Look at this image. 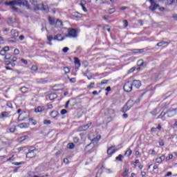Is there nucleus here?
I'll use <instances>...</instances> for the list:
<instances>
[{"instance_id":"obj_1","label":"nucleus","mask_w":177,"mask_h":177,"mask_svg":"<svg viewBox=\"0 0 177 177\" xmlns=\"http://www.w3.org/2000/svg\"><path fill=\"white\" fill-rule=\"evenodd\" d=\"M30 2L33 5V6H35V10H42L45 13H48V12H49V6L46 4H38V1L37 0H30Z\"/></svg>"},{"instance_id":"obj_2","label":"nucleus","mask_w":177,"mask_h":177,"mask_svg":"<svg viewBox=\"0 0 177 177\" xmlns=\"http://www.w3.org/2000/svg\"><path fill=\"white\" fill-rule=\"evenodd\" d=\"M66 37L77 38V30L74 28H69L68 29V34L66 35Z\"/></svg>"},{"instance_id":"obj_3","label":"nucleus","mask_w":177,"mask_h":177,"mask_svg":"<svg viewBox=\"0 0 177 177\" xmlns=\"http://www.w3.org/2000/svg\"><path fill=\"white\" fill-rule=\"evenodd\" d=\"M35 151H37V150L34 147H32V149H29L28 152L26 153V158H34V157L37 156Z\"/></svg>"},{"instance_id":"obj_4","label":"nucleus","mask_w":177,"mask_h":177,"mask_svg":"<svg viewBox=\"0 0 177 177\" xmlns=\"http://www.w3.org/2000/svg\"><path fill=\"white\" fill-rule=\"evenodd\" d=\"M132 86H133L132 83L127 82V83L124 84L123 86L124 91L127 93L132 92Z\"/></svg>"},{"instance_id":"obj_5","label":"nucleus","mask_w":177,"mask_h":177,"mask_svg":"<svg viewBox=\"0 0 177 177\" xmlns=\"http://www.w3.org/2000/svg\"><path fill=\"white\" fill-rule=\"evenodd\" d=\"M17 6H26L28 9H30L28 1L26 0H17Z\"/></svg>"},{"instance_id":"obj_6","label":"nucleus","mask_w":177,"mask_h":177,"mask_svg":"<svg viewBox=\"0 0 177 177\" xmlns=\"http://www.w3.org/2000/svg\"><path fill=\"white\" fill-rule=\"evenodd\" d=\"M148 1L151 3V6H149L150 10H152V12H153V11L156 10V9H157L158 8V6H159L158 4H157L156 3V1H154V0H148Z\"/></svg>"},{"instance_id":"obj_7","label":"nucleus","mask_w":177,"mask_h":177,"mask_svg":"<svg viewBox=\"0 0 177 177\" xmlns=\"http://www.w3.org/2000/svg\"><path fill=\"white\" fill-rule=\"evenodd\" d=\"M167 117H174L175 114H177V108L168 109L167 111Z\"/></svg>"},{"instance_id":"obj_8","label":"nucleus","mask_w":177,"mask_h":177,"mask_svg":"<svg viewBox=\"0 0 177 177\" xmlns=\"http://www.w3.org/2000/svg\"><path fill=\"white\" fill-rule=\"evenodd\" d=\"M131 84L133 86H135V88H136L137 89H139L140 86H142V82H140V80H133Z\"/></svg>"},{"instance_id":"obj_9","label":"nucleus","mask_w":177,"mask_h":177,"mask_svg":"<svg viewBox=\"0 0 177 177\" xmlns=\"http://www.w3.org/2000/svg\"><path fill=\"white\" fill-rule=\"evenodd\" d=\"M105 114L106 115H109L110 117H113L115 114V111H114V109H107L105 111Z\"/></svg>"},{"instance_id":"obj_10","label":"nucleus","mask_w":177,"mask_h":177,"mask_svg":"<svg viewBox=\"0 0 177 177\" xmlns=\"http://www.w3.org/2000/svg\"><path fill=\"white\" fill-rule=\"evenodd\" d=\"M115 146H112L108 148L107 149V153L111 156V154H114L115 151H117L118 149H115Z\"/></svg>"},{"instance_id":"obj_11","label":"nucleus","mask_w":177,"mask_h":177,"mask_svg":"<svg viewBox=\"0 0 177 177\" xmlns=\"http://www.w3.org/2000/svg\"><path fill=\"white\" fill-rule=\"evenodd\" d=\"M160 111H161V109H160V108L157 107V108L154 109L152 111H151L150 114H151L152 115H154L156 117V115H157V114L160 113Z\"/></svg>"},{"instance_id":"obj_12","label":"nucleus","mask_w":177,"mask_h":177,"mask_svg":"<svg viewBox=\"0 0 177 177\" xmlns=\"http://www.w3.org/2000/svg\"><path fill=\"white\" fill-rule=\"evenodd\" d=\"M42 111H45V106H37L35 109V113H42Z\"/></svg>"},{"instance_id":"obj_13","label":"nucleus","mask_w":177,"mask_h":177,"mask_svg":"<svg viewBox=\"0 0 177 177\" xmlns=\"http://www.w3.org/2000/svg\"><path fill=\"white\" fill-rule=\"evenodd\" d=\"M17 0H13V1H6L5 3V5H6V6H15V5H17Z\"/></svg>"},{"instance_id":"obj_14","label":"nucleus","mask_w":177,"mask_h":177,"mask_svg":"<svg viewBox=\"0 0 177 177\" xmlns=\"http://www.w3.org/2000/svg\"><path fill=\"white\" fill-rule=\"evenodd\" d=\"M12 38H17L19 37V31L16 30H11Z\"/></svg>"},{"instance_id":"obj_15","label":"nucleus","mask_w":177,"mask_h":177,"mask_svg":"<svg viewBox=\"0 0 177 177\" xmlns=\"http://www.w3.org/2000/svg\"><path fill=\"white\" fill-rule=\"evenodd\" d=\"M138 66H140V67H146L147 64L145 62H143V59H139L137 62Z\"/></svg>"},{"instance_id":"obj_16","label":"nucleus","mask_w":177,"mask_h":177,"mask_svg":"<svg viewBox=\"0 0 177 177\" xmlns=\"http://www.w3.org/2000/svg\"><path fill=\"white\" fill-rule=\"evenodd\" d=\"M54 39L55 41H63V39H64V37L62 36L61 34H57L54 37Z\"/></svg>"},{"instance_id":"obj_17","label":"nucleus","mask_w":177,"mask_h":177,"mask_svg":"<svg viewBox=\"0 0 177 177\" xmlns=\"http://www.w3.org/2000/svg\"><path fill=\"white\" fill-rule=\"evenodd\" d=\"M135 103H136V102L133 100H129L126 104L128 106L129 109H131V107H133V104H135Z\"/></svg>"},{"instance_id":"obj_18","label":"nucleus","mask_w":177,"mask_h":177,"mask_svg":"<svg viewBox=\"0 0 177 177\" xmlns=\"http://www.w3.org/2000/svg\"><path fill=\"white\" fill-rule=\"evenodd\" d=\"M166 114H168L167 113V111L166 112H164V111H162L161 113H160V114L157 117V119L158 120V119H161V120H162V121H164L165 119L164 118V117H165V115Z\"/></svg>"},{"instance_id":"obj_19","label":"nucleus","mask_w":177,"mask_h":177,"mask_svg":"<svg viewBox=\"0 0 177 177\" xmlns=\"http://www.w3.org/2000/svg\"><path fill=\"white\" fill-rule=\"evenodd\" d=\"M91 125H92V123L84 125L83 127L79 128V131H86V129H88Z\"/></svg>"},{"instance_id":"obj_20","label":"nucleus","mask_w":177,"mask_h":177,"mask_svg":"<svg viewBox=\"0 0 177 177\" xmlns=\"http://www.w3.org/2000/svg\"><path fill=\"white\" fill-rule=\"evenodd\" d=\"M19 128H21V129H23L24 128H28V123L23 122L17 125Z\"/></svg>"},{"instance_id":"obj_21","label":"nucleus","mask_w":177,"mask_h":177,"mask_svg":"<svg viewBox=\"0 0 177 177\" xmlns=\"http://www.w3.org/2000/svg\"><path fill=\"white\" fill-rule=\"evenodd\" d=\"M58 114H59V112H57V111H53L50 113V115L51 118H56L57 117Z\"/></svg>"},{"instance_id":"obj_22","label":"nucleus","mask_w":177,"mask_h":177,"mask_svg":"<svg viewBox=\"0 0 177 177\" xmlns=\"http://www.w3.org/2000/svg\"><path fill=\"white\" fill-rule=\"evenodd\" d=\"M57 94L56 93H51L48 96V99L50 100H55V99H57Z\"/></svg>"},{"instance_id":"obj_23","label":"nucleus","mask_w":177,"mask_h":177,"mask_svg":"<svg viewBox=\"0 0 177 177\" xmlns=\"http://www.w3.org/2000/svg\"><path fill=\"white\" fill-rule=\"evenodd\" d=\"M129 110H131V108L127 106L126 104L125 106H123V108L121 109L122 113H126V111H128Z\"/></svg>"},{"instance_id":"obj_24","label":"nucleus","mask_w":177,"mask_h":177,"mask_svg":"<svg viewBox=\"0 0 177 177\" xmlns=\"http://www.w3.org/2000/svg\"><path fill=\"white\" fill-rule=\"evenodd\" d=\"M168 44H169L168 41H160L159 43L157 44V46L161 47V46H164L165 45H168Z\"/></svg>"},{"instance_id":"obj_25","label":"nucleus","mask_w":177,"mask_h":177,"mask_svg":"<svg viewBox=\"0 0 177 177\" xmlns=\"http://www.w3.org/2000/svg\"><path fill=\"white\" fill-rule=\"evenodd\" d=\"M56 27H63V22L60 19H57L55 23Z\"/></svg>"},{"instance_id":"obj_26","label":"nucleus","mask_w":177,"mask_h":177,"mask_svg":"<svg viewBox=\"0 0 177 177\" xmlns=\"http://www.w3.org/2000/svg\"><path fill=\"white\" fill-rule=\"evenodd\" d=\"M75 64L77 66V67H81V62H80V59L77 57H75Z\"/></svg>"},{"instance_id":"obj_27","label":"nucleus","mask_w":177,"mask_h":177,"mask_svg":"<svg viewBox=\"0 0 177 177\" xmlns=\"http://www.w3.org/2000/svg\"><path fill=\"white\" fill-rule=\"evenodd\" d=\"M20 91L22 93H27L28 92V88L23 86L20 88Z\"/></svg>"},{"instance_id":"obj_28","label":"nucleus","mask_w":177,"mask_h":177,"mask_svg":"<svg viewBox=\"0 0 177 177\" xmlns=\"http://www.w3.org/2000/svg\"><path fill=\"white\" fill-rule=\"evenodd\" d=\"M131 154H132V150L131 149H127V151L125 152L124 156H127V157H130Z\"/></svg>"},{"instance_id":"obj_29","label":"nucleus","mask_w":177,"mask_h":177,"mask_svg":"<svg viewBox=\"0 0 177 177\" xmlns=\"http://www.w3.org/2000/svg\"><path fill=\"white\" fill-rule=\"evenodd\" d=\"M100 136H97L95 138L93 139L92 142L95 143V142H99L100 140Z\"/></svg>"},{"instance_id":"obj_30","label":"nucleus","mask_w":177,"mask_h":177,"mask_svg":"<svg viewBox=\"0 0 177 177\" xmlns=\"http://www.w3.org/2000/svg\"><path fill=\"white\" fill-rule=\"evenodd\" d=\"M99 0H95V2H98ZM104 3H108L107 1H103V0H101V2H98V4L99 5H104Z\"/></svg>"},{"instance_id":"obj_31","label":"nucleus","mask_w":177,"mask_h":177,"mask_svg":"<svg viewBox=\"0 0 177 177\" xmlns=\"http://www.w3.org/2000/svg\"><path fill=\"white\" fill-rule=\"evenodd\" d=\"M67 148L70 150H73V149H74V145L73 143H68L67 145Z\"/></svg>"},{"instance_id":"obj_32","label":"nucleus","mask_w":177,"mask_h":177,"mask_svg":"<svg viewBox=\"0 0 177 177\" xmlns=\"http://www.w3.org/2000/svg\"><path fill=\"white\" fill-rule=\"evenodd\" d=\"M48 21L51 26H53V24H55V19H53V18L52 17H49Z\"/></svg>"},{"instance_id":"obj_33","label":"nucleus","mask_w":177,"mask_h":177,"mask_svg":"<svg viewBox=\"0 0 177 177\" xmlns=\"http://www.w3.org/2000/svg\"><path fill=\"white\" fill-rule=\"evenodd\" d=\"M44 125H50V124H52V122L49 120H44Z\"/></svg>"},{"instance_id":"obj_34","label":"nucleus","mask_w":177,"mask_h":177,"mask_svg":"<svg viewBox=\"0 0 177 177\" xmlns=\"http://www.w3.org/2000/svg\"><path fill=\"white\" fill-rule=\"evenodd\" d=\"M129 172V169H125L124 171L123 172L122 176L123 177L127 176Z\"/></svg>"},{"instance_id":"obj_35","label":"nucleus","mask_w":177,"mask_h":177,"mask_svg":"<svg viewBox=\"0 0 177 177\" xmlns=\"http://www.w3.org/2000/svg\"><path fill=\"white\" fill-rule=\"evenodd\" d=\"M122 155L120 154L118 156L116 157L117 161H120V162H122Z\"/></svg>"},{"instance_id":"obj_36","label":"nucleus","mask_w":177,"mask_h":177,"mask_svg":"<svg viewBox=\"0 0 177 177\" xmlns=\"http://www.w3.org/2000/svg\"><path fill=\"white\" fill-rule=\"evenodd\" d=\"M73 17H76V19H80V17H81V14L78 13V12H74L73 13Z\"/></svg>"},{"instance_id":"obj_37","label":"nucleus","mask_w":177,"mask_h":177,"mask_svg":"<svg viewBox=\"0 0 177 177\" xmlns=\"http://www.w3.org/2000/svg\"><path fill=\"white\" fill-rule=\"evenodd\" d=\"M10 48L9 46H5L2 50H1V53L2 52H9Z\"/></svg>"},{"instance_id":"obj_38","label":"nucleus","mask_w":177,"mask_h":177,"mask_svg":"<svg viewBox=\"0 0 177 177\" xmlns=\"http://www.w3.org/2000/svg\"><path fill=\"white\" fill-rule=\"evenodd\" d=\"M64 71L65 74H68V73H70V68L64 67Z\"/></svg>"},{"instance_id":"obj_39","label":"nucleus","mask_w":177,"mask_h":177,"mask_svg":"<svg viewBox=\"0 0 177 177\" xmlns=\"http://www.w3.org/2000/svg\"><path fill=\"white\" fill-rule=\"evenodd\" d=\"M95 86V82H91L89 85L87 86L88 89H92Z\"/></svg>"},{"instance_id":"obj_40","label":"nucleus","mask_w":177,"mask_h":177,"mask_svg":"<svg viewBox=\"0 0 177 177\" xmlns=\"http://www.w3.org/2000/svg\"><path fill=\"white\" fill-rule=\"evenodd\" d=\"M123 24L124 28H127V27H128V21L127 19L123 20Z\"/></svg>"},{"instance_id":"obj_41","label":"nucleus","mask_w":177,"mask_h":177,"mask_svg":"<svg viewBox=\"0 0 177 177\" xmlns=\"http://www.w3.org/2000/svg\"><path fill=\"white\" fill-rule=\"evenodd\" d=\"M109 15H112V13H114L115 12V8H111L108 10Z\"/></svg>"},{"instance_id":"obj_42","label":"nucleus","mask_w":177,"mask_h":177,"mask_svg":"<svg viewBox=\"0 0 177 177\" xmlns=\"http://www.w3.org/2000/svg\"><path fill=\"white\" fill-rule=\"evenodd\" d=\"M11 9H12L14 12H19V8H16L15 6H11Z\"/></svg>"},{"instance_id":"obj_43","label":"nucleus","mask_w":177,"mask_h":177,"mask_svg":"<svg viewBox=\"0 0 177 177\" xmlns=\"http://www.w3.org/2000/svg\"><path fill=\"white\" fill-rule=\"evenodd\" d=\"M135 70H136V68H135V67L131 68L130 70H129L128 74H131V73H133V71H135Z\"/></svg>"},{"instance_id":"obj_44","label":"nucleus","mask_w":177,"mask_h":177,"mask_svg":"<svg viewBox=\"0 0 177 177\" xmlns=\"http://www.w3.org/2000/svg\"><path fill=\"white\" fill-rule=\"evenodd\" d=\"M70 48H68V47H64L63 49H62V51L64 52V53H67V52H68Z\"/></svg>"},{"instance_id":"obj_45","label":"nucleus","mask_w":177,"mask_h":177,"mask_svg":"<svg viewBox=\"0 0 177 177\" xmlns=\"http://www.w3.org/2000/svg\"><path fill=\"white\" fill-rule=\"evenodd\" d=\"M47 39H48V41H49V42H52V41H53V37L47 36Z\"/></svg>"},{"instance_id":"obj_46","label":"nucleus","mask_w":177,"mask_h":177,"mask_svg":"<svg viewBox=\"0 0 177 177\" xmlns=\"http://www.w3.org/2000/svg\"><path fill=\"white\" fill-rule=\"evenodd\" d=\"M12 57V55H6L4 57L5 60H9V59H10Z\"/></svg>"},{"instance_id":"obj_47","label":"nucleus","mask_w":177,"mask_h":177,"mask_svg":"<svg viewBox=\"0 0 177 177\" xmlns=\"http://www.w3.org/2000/svg\"><path fill=\"white\" fill-rule=\"evenodd\" d=\"M26 138V136H22L19 138V142H24V140Z\"/></svg>"},{"instance_id":"obj_48","label":"nucleus","mask_w":177,"mask_h":177,"mask_svg":"<svg viewBox=\"0 0 177 177\" xmlns=\"http://www.w3.org/2000/svg\"><path fill=\"white\" fill-rule=\"evenodd\" d=\"M168 5H172L174 2H175V0H167Z\"/></svg>"},{"instance_id":"obj_49","label":"nucleus","mask_w":177,"mask_h":177,"mask_svg":"<svg viewBox=\"0 0 177 177\" xmlns=\"http://www.w3.org/2000/svg\"><path fill=\"white\" fill-rule=\"evenodd\" d=\"M67 113V110H66V109H62V111H61V114H62V115H64V114H66Z\"/></svg>"},{"instance_id":"obj_50","label":"nucleus","mask_w":177,"mask_h":177,"mask_svg":"<svg viewBox=\"0 0 177 177\" xmlns=\"http://www.w3.org/2000/svg\"><path fill=\"white\" fill-rule=\"evenodd\" d=\"M174 158V155L169 154V156L166 158L167 160H172Z\"/></svg>"},{"instance_id":"obj_51","label":"nucleus","mask_w":177,"mask_h":177,"mask_svg":"<svg viewBox=\"0 0 177 177\" xmlns=\"http://www.w3.org/2000/svg\"><path fill=\"white\" fill-rule=\"evenodd\" d=\"M151 132L156 133V132H157V129L156 127H152L151 129Z\"/></svg>"},{"instance_id":"obj_52","label":"nucleus","mask_w":177,"mask_h":177,"mask_svg":"<svg viewBox=\"0 0 177 177\" xmlns=\"http://www.w3.org/2000/svg\"><path fill=\"white\" fill-rule=\"evenodd\" d=\"M1 117H8V112L4 111L1 113Z\"/></svg>"},{"instance_id":"obj_53","label":"nucleus","mask_w":177,"mask_h":177,"mask_svg":"<svg viewBox=\"0 0 177 177\" xmlns=\"http://www.w3.org/2000/svg\"><path fill=\"white\" fill-rule=\"evenodd\" d=\"M31 70H32V71H37L38 67L37 66H32Z\"/></svg>"},{"instance_id":"obj_54","label":"nucleus","mask_w":177,"mask_h":177,"mask_svg":"<svg viewBox=\"0 0 177 177\" xmlns=\"http://www.w3.org/2000/svg\"><path fill=\"white\" fill-rule=\"evenodd\" d=\"M14 53H15V55H19V53H20V51L19 50V49L15 48L14 50Z\"/></svg>"},{"instance_id":"obj_55","label":"nucleus","mask_w":177,"mask_h":177,"mask_svg":"<svg viewBox=\"0 0 177 177\" xmlns=\"http://www.w3.org/2000/svg\"><path fill=\"white\" fill-rule=\"evenodd\" d=\"M21 164H23V162H12V165H21Z\"/></svg>"},{"instance_id":"obj_56","label":"nucleus","mask_w":177,"mask_h":177,"mask_svg":"<svg viewBox=\"0 0 177 177\" xmlns=\"http://www.w3.org/2000/svg\"><path fill=\"white\" fill-rule=\"evenodd\" d=\"M107 82H109V80H104L101 82V85H104V84H107Z\"/></svg>"},{"instance_id":"obj_57","label":"nucleus","mask_w":177,"mask_h":177,"mask_svg":"<svg viewBox=\"0 0 177 177\" xmlns=\"http://www.w3.org/2000/svg\"><path fill=\"white\" fill-rule=\"evenodd\" d=\"M160 160L162 162L165 160V156L162 155L160 157H159Z\"/></svg>"},{"instance_id":"obj_58","label":"nucleus","mask_w":177,"mask_h":177,"mask_svg":"<svg viewBox=\"0 0 177 177\" xmlns=\"http://www.w3.org/2000/svg\"><path fill=\"white\" fill-rule=\"evenodd\" d=\"M15 156H12V157H10V158H8L7 160V161H15Z\"/></svg>"},{"instance_id":"obj_59","label":"nucleus","mask_w":177,"mask_h":177,"mask_svg":"<svg viewBox=\"0 0 177 177\" xmlns=\"http://www.w3.org/2000/svg\"><path fill=\"white\" fill-rule=\"evenodd\" d=\"M21 62L22 63H24V64H28V62H27V60L24 59H21Z\"/></svg>"},{"instance_id":"obj_60","label":"nucleus","mask_w":177,"mask_h":177,"mask_svg":"<svg viewBox=\"0 0 177 177\" xmlns=\"http://www.w3.org/2000/svg\"><path fill=\"white\" fill-rule=\"evenodd\" d=\"M159 145L160 146H164L165 145L164 140H159Z\"/></svg>"},{"instance_id":"obj_61","label":"nucleus","mask_w":177,"mask_h":177,"mask_svg":"<svg viewBox=\"0 0 177 177\" xmlns=\"http://www.w3.org/2000/svg\"><path fill=\"white\" fill-rule=\"evenodd\" d=\"M4 44V40H3V37H0V44Z\"/></svg>"},{"instance_id":"obj_62","label":"nucleus","mask_w":177,"mask_h":177,"mask_svg":"<svg viewBox=\"0 0 177 177\" xmlns=\"http://www.w3.org/2000/svg\"><path fill=\"white\" fill-rule=\"evenodd\" d=\"M156 162H158V164H161V162H162L160 160V158H157L156 159Z\"/></svg>"},{"instance_id":"obj_63","label":"nucleus","mask_w":177,"mask_h":177,"mask_svg":"<svg viewBox=\"0 0 177 177\" xmlns=\"http://www.w3.org/2000/svg\"><path fill=\"white\" fill-rule=\"evenodd\" d=\"M16 131V127H11L10 129V132H15Z\"/></svg>"},{"instance_id":"obj_64","label":"nucleus","mask_w":177,"mask_h":177,"mask_svg":"<svg viewBox=\"0 0 177 177\" xmlns=\"http://www.w3.org/2000/svg\"><path fill=\"white\" fill-rule=\"evenodd\" d=\"M173 19H174V20H176V21H177V15L176 14L173 15Z\"/></svg>"}]
</instances>
